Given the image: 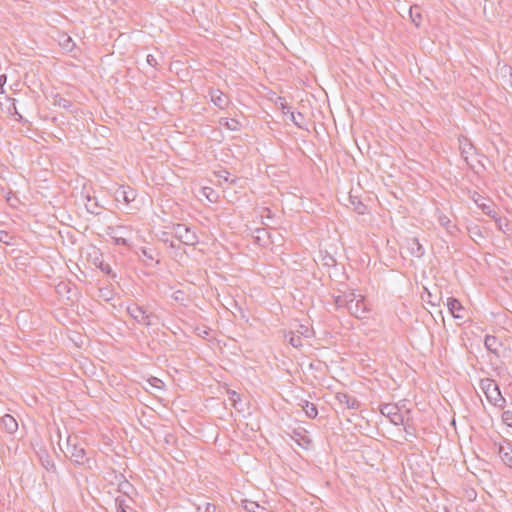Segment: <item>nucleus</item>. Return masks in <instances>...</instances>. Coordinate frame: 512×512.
I'll use <instances>...</instances> for the list:
<instances>
[{"mask_svg": "<svg viewBox=\"0 0 512 512\" xmlns=\"http://www.w3.org/2000/svg\"><path fill=\"white\" fill-rule=\"evenodd\" d=\"M341 292L343 294V297L347 301V307H349L350 303H352L357 298V296H358L355 293V291L351 290V289H346V290L341 291Z\"/></svg>", "mask_w": 512, "mask_h": 512, "instance_id": "7c9ffc66", "label": "nucleus"}, {"mask_svg": "<svg viewBox=\"0 0 512 512\" xmlns=\"http://www.w3.org/2000/svg\"><path fill=\"white\" fill-rule=\"evenodd\" d=\"M14 109H16V108L14 107ZM15 115H17V116H18V119H19L20 121L23 119L22 115H21V114H19V113L17 112V110H15Z\"/></svg>", "mask_w": 512, "mask_h": 512, "instance_id": "3c124183", "label": "nucleus"}, {"mask_svg": "<svg viewBox=\"0 0 512 512\" xmlns=\"http://www.w3.org/2000/svg\"><path fill=\"white\" fill-rule=\"evenodd\" d=\"M231 400L233 401V406L237 408V400H240V397L236 392L232 393Z\"/></svg>", "mask_w": 512, "mask_h": 512, "instance_id": "49530a36", "label": "nucleus"}, {"mask_svg": "<svg viewBox=\"0 0 512 512\" xmlns=\"http://www.w3.org/2000/svg\"><path fill=\"white\" fill-rule=\"evenodd\" d=\"M286 339L288 343L294 348H300L303 345L301 336L297 335L295 332H290L288 335H286Z\"/></svg>", "mask_w": 512, "mask_h": 512, "instance_id": "bb28decb", "label": "nucleus"}, {"mask_svg": "<svg viewBox=\"0 0 512 512\" xmlns=\"http://www.w3.org/2000/svg\"><path fill=\"white\" fill-rule=\"evenodd\" d=\"M406 248L409 254L416 258H421L425 254L423 245L419 242L418 238L410 237L405 240Z\"/></svg>", "mask_w": 512, "mask_h": 512, "instance_id": "9d476101", "label": "nucleus"}, {"mask_svg": "<svg viewBox=\"0 0 512 512\" xmlns=\"http://www.w3.org/2000/svg\"><path fill=\"white\" fill-rule=\"evenodd\" d=\"M238 124L239 123L236 119H230L229 121L226 122V126L230 130H237Z\"/></svg>", "mask_w": 512, "mask_h": 512, "instance_id": "a19ab883", "label": "nucleus"}, {"mask_svg": "<svg viewBox=\"0 0 512 512\" xmlns=\"http://www.w3.org/2000/svg\"><path fill=\"white\" fill-rule=\"evenodd\" d=\"M480 388L485 394L489 403L498 408H504L506 399L502 396L498 384L490 378L480 380Z\"/></svg>", "mask_w": 512, "mask_h": 512, "instance_id": "f03ea898", "label": "nucleus"}, {"mask_svg": "<svg viewBox=\"0 0 512 512\" xmlns=\"http://www.w3.org/2000/svg\"><path fill=\"white\" fill-rule=\"evenodd\" d=\"M0 422L5 431H7L10 434L16 432L18 429V423L16 419L10 414H5L4 416H2Z\"/></svg>", "mask_w": 512, "mask_h": 512, "instance_id": "a211bd4d", "label": "nucleus"}, {"mask_svg": "<svg viewBox=\"0 0 512 512\" xmlns=\"http://www.w3.org/2000/svg\"><path fill=\"white\" fill-rule=\"evenodd\" d=\"M438 221L450 234H453L454 231L457 230L456 225L452 224L451 220L446 215L439 216Z\"/></svg>", "mask_w": 512, "mask_h": 512, "instance_id": "a878e982", "label": "nucleus"}, {"mask_svg": "<svg viewBox=\"0 0 512 512\" xmlns=\"http://www.w3.org/2000/svg\"><path fill=\"white\" fill-rule=\"evenodd\" d=\"M52 105L69 110L72 107V102L60 94H54L52 96Z\"/></svg>", "mask_w": 512, "mask_h": 512, "instance_id": "4be33fe9", "label": "nucleus"}, {"mask_svg": "<svg viewBox=\"0 0 512 512\" xmlns=\"http://www.w3.org/2000/svg\"><path fill=\"white\" fill-rule=\"evenodd\" d=\"M146 62H147V64H148V65H150L151 67H153L154 69L158 70V65H159V63H158L157 58H156L154 55H152V54H148V55L146 56Z\"/></svg>", "mask_w": 512, "mask_h": 512, "instance_id": "72a5a7b5", "label": "nucleus"}, {"mask_svg": "<svg viewBox=\"0 0 512 512\" xmlns=\"http://www.w3.org/2000/svg\"><path fill=\"white\" fill-rule=\"evenodd\" d=\"M123 500L122 501H118V499L116 500V503L118 504V508H119V511L120 512H126L125 508L123 507Z\"/></svg>", "mask_w": 512, "mask_h": 512, "instance_id": "de8ad7c7", "label": "nucleus"}, {"mask_svg": "<svg viewBox=\"0 0 512 512\" xmlns=\"http://www.w3.org/2000/svg\"><path fill=\"white\" fill-rule=\"evenodd\" d=\"M289 118L298 128L307 129L305 127V117L302 113L298 112L295 114L294 112H290Z\"/></svg>", "mask_w": 512, "mask_h": 512, "instance_id": "393cba45", "label": "nucleus"}, {"mask_svg": "<svg viewBox=\"0 0 512 512\" xmlns=\"http://www.w3.org/2000/svg\"><path fill=\"white\" fill-rule=\"evenodd\" d=\"M180 293H182V292H181V291H176V292H175V296H174V299H175V300H178V299H179V295H178V294H180Z\"/></svg>", "mask_w": 512, "mask_h": 512, "instance_id": "603ef678", "label": "nucleus"}, {"mask_svg": "<svg viewBox=\"0 0 512 512\" xmlns=\"http://www.w3.org/2000/svg\"><path fill=\"white\" fill-rule=\"evenodd\" d=\"M253 238L254 242L262 247L275 243L272 233L267 228H257Z\"/></svg>", "mask_w": 512, "mask_h": 512, "instance_id": "1a4fd4ad", "label": "nucleus"}, {"mask_svg": "<svg viewBox=\"0 0 512 512\" xmlns=\"http://www.w3.org/2000/svg\"><path fill=\"white\" fill-rule=\"evenodd\" d=\"M143 254H144L146 257H148L149 259H153L152 255H151V254H149V253H147V251H146V250H143Z\"/></svg>", "mask_w": 512, "mask_h": 512, "instance_id": "8fccbe9b", "label": "nucleus"}, {"mask_svg": "<svg viewBox=\"0 0 512 512\" xmlns=\"http://www.w3.org/2000/svg\"><path fill=\"white\" fill-rule=\"evenodd\" d=\"M38 456L39 461L45 470L48 472H56V465L47 451L43 450L39 452Z\"/></svg>", "mask_w": 512, "mask_h": 512, "instance_id": "f3484780", "label": "nucleus"}, {"mask_svg": "<svg viewBox=\"0 0 512 512\" xmlns=\"http://www.w3.org/2000/svg\"><path fill=\"white\" fill-rule=\"evenodd\" d=\"M446 305H447V308H448L450 314L454 318H456V319L463 318V316L458 313L459 311L463 310V306L458 299H456L454 297H449L447 299Z\"/></svg>", "mask_w": 512, "mask_h": 512, "instance_id": "dca6fc26", "label": "nucleus"}, {"mask_svg": "<svg viewBox=\"0 0 512 512\" xmlns=\"http://www.w3.org/2000/svg\"><path fill=\"white\" fill-rule=\"evenodd\" d=\"M441 298H439L438 300L436 298H433L432 297V294L430 292H428V303L432 306H439V302H440Z\"/></svg>", "mask_w": 512, "mask_h": 512, "instance_id": "37998d69", "label": "nucleus"}, {"mask_svg": "<svg viewBox=\"0 0 512 512\" xmlns=\"http://www.w3.org/2000/svg\"><path fill=\"white\" fill-rule=\"evenodd\" d=\"M472 200L483 211L484 214L493 218L501 229V218L497 216V213L494 210V204L490 201H488L489 203H486L487 200L477 192L473 193Z\"/></svg>", "mask_w": 512, "mask_h": 512, "instance_id": "423d86ee", "label": "nucleus"}, {"mask_svg": "<svg viewBox=\"0 0 512 512\" xmlns=\"http://www.w3.org/2000/svg\"><path fill=\"white\" fill-rule=\"evenodd\" d=\"M99 292V296L104 298L106 301H109L112 298V291L108 288H101Z\"/></svg>", "mask_w": 512, "mask_h": 512, "instance_id": "c9c22d12", "label": "nucleus"}, {"mask_svg": "<svg viewBox=\"0 0 512 512\" xmlns=\"http://www.w3.org/2000/svg\"><path fill=\"white\" fill-rule=\"evenodd\" d=\"M13 237L4 230H0V242L6 245H11Z\"/></svg>", "mask_w": 512, "mask_h": 512, "instance_id": "473e14b6", "label": "nucleus"}, {"mask_svg": "<svg viewBox=\"0 0 512 512\" xmlns=\"http://www.w3.org/2000/svg\"><path fill=\"white\" fill-rule=\"evenodd\" d=\"M409 16L411 21L415 24V26L419 27L422 22V13L421 8L417 5L411 6L409 9Z\"/></svg>", "mask_w": 512, "mask_h": 512, "instance_id": "5701e85b", "label": "nucleus"}, {"mask_svg": "<svg viewBox=\"0 0 512 512\" xmlns=\"http://www.w3.org/2000/svg\"><path fill=\"white\" fill-rule=\"evenodd\" d=\"M498 454L505 465L512 467V445L507 443V446L499 445Z\"/></svg>", "mask_w": 512, "mask_h": 512, "instance_id": "2eb2a0df", "label": "nucleus"}, {"mask_svg": "<svg viewBox=\"0 0 512 512\" xmlns=\"http://www.w3.org/2000/svg\"><path fill=\"white\" fill-rule=\"evenodd\" d=\"M7 81V76L5 74L0 75V93L3 92V86Z\"/></svg>", "mask_w": 512, "mask_h": 512, "instance_id": "a18cd8bd", "label": "nucleus"}, {"mask_svg": "<svg viewBox=\"0 0 512 512\" xmlns=\"http://www.w3.org/2000/svg\"><path fill=\"white\" fill-rule=\"evenodd\" d=\"M484 345L487 350H489L490 352L497 356L499 355L498 348L501 345V343L499 342L497 337L493 335H486L484 339Z\"/></svg>", "mask_w": 512, "mask_h": 512, "instance_id": "6ab92c4d", "label": "nucleus"}, {"mask_svg": "<svg viewBox=\"0 0 512 512\" xmlns=\"http://www.w3.org/2000/svg\"><path fill=\"white\" fill-rule=\"evenodd\" d=\"M501 71H502V73H508L510 75L511 79H510L509 85H510V87H512V67L509 65H505V66H503Z\"/></svg>", "mask_w": 512, "mask_h": 512, "instance_id": "c03bdc74", "label": "nucleus"}, {"mask_svg": "<svg viewBox=\"0 0 512 512\" xmlns=\"http://www.w3.org/2000/svg\"><path fill=\"white\" fill-rule=\"evenodd\" d=\"M321 262L325 267H333L336 265V259L328 253L321 256Z\"/></svg>", "mask_w": 512, "mask_h": 512, "instance_id": "c756f323", "label": "nucleus"}, {"mask_svg": "<svg viewBox=\"0 0 512 512\" xmlns=\"http://www.w3.org/2000/svg\"><path fill=\"white\" fill-rule=\"evenodd\" d=\"M121 229H122V227H117L116 229H112V230L118 232Z\"/></svg>", "mask_w": 512, "mask_h": 512, "instance_id": "864d4df0", "label": "nucleus"}, {"mask_svg": "<svg viewBox=\"0 0 512 512\" xmlns=\"http://www.w3.org/2000/svg\"><path fill=\"white\" fill-rule=\"evenodd\" d=\"M335 399L338 401L339 404L344 405L348 409H358L360 407L359 400L348 393L345 392H338L335 395Z\"/></svg>", "mask_w": 512, "mask_h": 512, "instance_id": "f8f14e48", "label": "nucleus"}, {"mask_svg": "<svg viewBox=\"0 0 512 512\" xmlns=\"http://www.w3.org/2000/svg\"><path fill=\"white\" fill-rule=\"evenodd\" d=\"M98 267L104 273H106L108 275H112L113 278L116 277V275L112 273V268H111V266L109 264H104L103 262H101Z\"/></svg>", "mask_w": 512, "mask_h": 512, "instance_id": "4c0bfd02", "label": "nucleus"}, {"mask_svg": "<svg viewBox=\"0 0 512 512\" xmlns=\"http://www.w3.org/2000/svg\"><path fill=\"white\" fill-rule=\"evenodd\" d=\"M136 198V191L128 186H120L115 191V199L120 202L123 201L125 204H129Z\"/></svg>", "mask_w": 512, "mask_h": 512, "instance_id": "9b49d317", "label": "nucleus"}, {"mask_svg": "<svg viewBox=\"0 0 512 512\" xmlns=\"http://www.w3.org/2000/svg\"><path fill=\"white\" fill-rule=\"evenodd\" d=\"M197 512H216V506L209 502H202L196 506Z\"/></svg>", "mask_w": 512, "mask_h": 512, "instance_id": "cd10ccee", "label": "nucleus"}, {"mask_svg": "<svg viewBox=\"0 0 512 512\" xmlns=\"http://www.w3.org/2000/svg\"><path fill=\"white\" fill-rule=\"evenodd\" d=\"M115 243L117 245H123V246H127L128 245V240L122 236H117L116 234L112 236Z\"/></svg>", "mask_w": 512, "mask_h": 512, "instance_id": "58836bf2", "label": "nucleus"}, {"mask_svg": "<svg viewBox=\"0 0 512 512\" xmlns=\"http://www.w3.org/2000/svg\"><path fill=\"white\" fill-rule=\"evenodd\" d=\"M153 380H154L155 382H160V383H161V381H160L158 378H154Z\"/></svg>", "mask_w": 512, "mask_h": 512, "instance_id": "5fc2aeb1", "label": "nucleus"}, {"mask_svg": "<svg viewBox=\"0 0 512 512\" xmlns=\"http://www.w3.org/2000/svg\"><path fill=\"white\" fill-rule=\"evenodd\" d=\"M217 176L220 179H223L224 181L227 182L229 180L230 173L227 170H221V171L217 172Z\"/></svg>", "mask_w": 512, "mask_h": 512, "instance_id": "79ce46f5", "label": "nucleus"}, {"mask_svg": "<svg viewBox=\"0 0 512 512\" xmlns=\"http://www.w3.org/2000/svg\"><path fill=\"white\" fill-rule=\"evenodd\" d=\"M86 210L94 215H99L101 213L102 207L98 204L95 197H91L90 195H86Z\"/></svg>", "mask_w": 512, "mask_h": 512, "instance_id": "412c9836", "label": "nucleus"}, {"mask_svg": "<svg viewBox=\"0 0 512 512\" xmlns=\"http://www.w3.org/2000/svg\"><path fill=\"white\" fill-rule=\"evenodd\" d=\"M172 230L174 236L184 245L194 246L199 242L196 232L185 224H174Z\"/></svg>", "mask_w": 512, "mask_h": 512, "instance_id": "7ed1b4c3", "label": "nucleus"}, {"mask_svg": "<svg viewBox=\"0 0 512 512\" xmlns=\"http://www.w3.org/2000/svg\"><path fill=\"white\" fill-rule=\"evenodd\" d=\"M347 310L352 316L358 319L365 318L368 313V309L365 305L364 297L362 295H358L357 298L350 303L349 307H347Z\"/></svg>", "mask_w": 512, "mask_h": 512, "instance_id": "0eeeda50", "label": "nucleus"}, {"mask_svg": "<svg viewBox=\"0 0 512 512\" xmlns=\"http://www.w3.org/2000/svg\"><path fill=\"white\" fill-rule=\"evenodd\" d=\"M309 328L305 325H299L298 329L296 330V334L300 335L301 337H309Z\"/></svg>", "mask_w": 512, "mask_h": 512, "instance_id": "e433bc0d", "label": "nucleus"}, {"mask_svg": "<svg viewBox=\"0 0 512 512\" xmlns=\"http://www.w3.org/2000/svg\"><path fill=\"white\" fill-rule=\"evenodd\" d=\"M208 94L211 102L219 109H226L230 104L229 97L219 89L209 88Z\"/></svg>", "mask_w": 512, "mask_h": 512, "instance_id": "6e6552de", "label": "nucleus"}, {"mask_svg": "<svg viewBox=\"0 0 512 512\" xmlns=\"http://www.w3.org/2000/svg\"><path fill=\"white\" fill-rule=\"evenodd\" d=\"M297 405L302 408L308 418L315 419L317 417L318 409L314 403L305 399H299Z\"/></svg>", "mask_w": 512, "mask_h": 512, "instance_id": "4468645a", "label": "nucleus"}, {"mask_svg": "<svg viewBox=\"0 0 512 512\" xmlns=\"http://www.w3.org/2000/svg\"><path fill=\"white\" fill-rule=\"evenodd\" d=\"M127 313L138 323L146 327L154 325V319L158 317L137 304H133L127 307Z\"/></svg>", "mask_w": 512, "mask_h": 512, "instance_id": "20e7f679", "label": "nucleus"}, {"mask_svg": "<svg viewBox=\"0 0 512 512\" xmlns=\"http://www.w3.org/2000/svg\"><path fill=\"white\" fill-rule=\"evenodd\" d=\"M339 293L337 295H333V299H334V304L335 306L340 309V308H347V301L345 300V298L343 297V294L342 292L339 290L338 291Z\"/></svg>", "mask_w": 512, "mask_h": 512, "instance_id": "c85d7f7f", "label": "nucleus"}, {"mask_svg": "<svg viewBox=\"0 0 512 512\" xmlns=\"http://www.w3.org/2000/svg\"><path fill=\"white\" fill-rule=\"evenodd\" d=\"M502 420L510 427H512V424L508 423L509 420H512V412L507 410L502 413Z\"/></svg>", "mask_w": 512, "mask_h": 512, "instance_id": "ea45409f", "label": "nucleus"}, {"mask_svg": "<svg viewBox=\"0 0 512 512\" xmlns=\"http://www.w3.org/2000/svg\"><path fill=\"white\" fill-rule=\"evenodd\" d=\"M63 451L75 465H85L90 461L84 443L77 436L67 438L66 449Z\"/></svg>", "mask_w": 512, "mask_h": 512, "instance_id": "f257e3e1", "label": "nucleus"}, {"mask_svg": "<svg viewBox=\"0 0 512 512\" xmlns=\"http://www.w3.org/2000/svg\"><path fill=\"white\" fill-rule=\"evenodd\" d=\"M242 506L247 512H265L266 508L251 500H242Z\"/></svg>", "mask_w": 512, "mask_h": 512, "instance_id": "b1692460", "label": "nucleus"}, {"mask_svg": "<svg viewBox=\"0 0 512 512\" xmlns=\"http://www.w3.org/2000/svg\"><path fill=\"white\" fill-rule=\"evenodd\" d=\"M458 141H459V149H460L462 158L465 160L467 165L472 167V165L469 163L468 159H469V155H471L472 152L475 150L474 145L465 136H460L458 138Z\"/></svg>", "mask_w": 512, "mask_h": 512, "instance_id": "ddd939ff", "label": "nucleus"}, {"mask_svg": "<svg viewBox=\"0 0 512 512\" xmlns=\"http://www.w3.org/2000/svg\"><path fill=\"white\" fill-rule=\"evenodd\" d=\"M349 202L355 212H357L359 215H363L367 211L366 205L362 203V201L359 199L358 196L353 195L352 193L349 194Z\"/></svg>", "mask_w": 512, "mask_h": 512, "instance_id": "aec40b11", "label": "nucleus"}, {"mask_svg": "<svg viewBox=\"0 0 512 512\" xmlns=\"http://www.w3.org/2000/svg\"><path fill=\"white\" fill-rule=\"evenodd\" d=\"M380 413L387 417L391 423L396 426L402 425L404 423V416L400 412V409L397 404L394 403H384L379 406Z\"/></svg>", "mask_w": 512, "mask_h": 512, "instance_id": "39448f33", "label": "nucleus"}, {"mask_svg": "<svg viewBox=\"0 0 512 512\" xmlns=\"http://www.w3.org/2000/svg\"><path fill=\"white\" fill-rule=\"evenodd\" d=\"M438 512H452V511H451L450 509H448L447 507H445V506H444V507H442V508L440 509V511H438Z\"/></svg>", "mask_w": 512, "mask_h": 512, "instance_id": "09e8293b", "label": "nucleus"}, {"mask_svg": "<svg viewBox=\"0 0 512 512\" xmlns=\"http://www.w3.org/2000/svg\"><path fill=\"white\" fill-rule=\"evenodd\" d=\"M279 104H280V107H281L282 113H283V114H289V115H290V112H292V111H291V107L288 105V103L285 101V99H284V98L279 97Z\"/></svg>", "mask_w": 512, "mask_h": 512, "instance_id": "f704fd0d", "label": "nucleus"}, {"mask_svg": "<svg viewBox=\"0 0 512 512\" xmlns=\"http://www.w3.org/2000/svg\"><path fill=\"white\" fill-rule=\"evenodd\" d=\"M160 240L169 245V247L175 249V248H179V246H176L175 242L172 241L169 237V233L168 232H162L161 236H160Z\"/></svg>", "mask_w": 512, "mask_h": 512, "instance_id": "2f4dec72", "label": "nucleus"}]
</instances>
